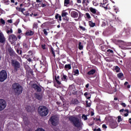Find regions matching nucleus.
I'll list each match as a JSON object with an SVG mask.
<instances>
[{
    "label": "nucleus",
    "mask_w": 131,
    "mask_h": 131,
    "mask_svg": "<svg viewBox=\"0 0 131 131\" xmlns=\"http://www.w3.org/2000/svg\"><path fill=\"white\" fill-rule=\"evenodd\" d=\"M69 120L75 127L77 128H81L82 127V122L78 118H76L74 116H71L69 117Z\"/></svg>",
    "instance_id": "obj_1"
},
{
    "label": "nucleus",
    "mask_w": 131,
    "mask_h": 131,
    "mask_svg": "<svg viewBox=\"0 0 131 131\" xmlns=\"http://www.w3.org/2000/svg\"><path fill=\"white\" fill-rule=\"evenodd\" d=\"M12 88L16 95H20L23 92V87L18 83H14L12 84Z\"/></svg>",
    "instance_id": "obj_2"
},
{
    "label": "nucleus",
    "mask_w": 131,
    "mask_h": 131,
    "mask_svg": "<svg viewBox=\"0 0 131 131\" xmlns=\"http://www.w3.org/2000/svg\"><path fill=\"white\" fill-rule=\"evenodd\" d=\"M38 114L42 117H45L49 114V109L45 106H40L38 108Z\"/></svg>",
    "instance_id": "obj_3"
},
{
    "label": "nucleus",
    "mask_w": 131,
    "mask_h": 131,
    "mask_svg": "<svg viewBox=\"0 0 131 131\" xmlns=\"http://www.w3.org/2000/svg\"><path fill=\"white\" fill-rule=\"evenodd\" d=\"M11 66L14 68V72H17L21 68V63L17 59H11L10 60Z\"/></svg>",
    "instance_id": "obj_4"
},
{
    "label": "nucleus",
    "mask_w": 131,
    "mask_h": 131,
    "mask_svg": "<svg viewBox=\"0 0 131 131\" xmlns=\"http://www.w3.org/2000/svg\"><path fill=\"white\" fill-rule=\"evenodd\" d=\"M8 78V74L7 71L3 70L0 71V82H4Z\"/></svg>",
    "instance_id": "obj_5"
},
{
    "label": "nucleus",
    "mask_w": 131,
    "mask_h": 131,
    "mask_svg": "<svg viewBox=\"0 0 131 131\" xmlns=\"http://www.w3.org/2000/svg\"><path fill=\"white\" fill-rule=\"evenodd\" d=\"M49 120L51 122V124L54 126L58 125V123H59V118L56 116H52Z\"/></svg>",
    "instance_id": "obj_6"
},
{
    "label": "nucleus",
    "mask_w": 131,
    "mask_h": 131,
    "mask_svg": "<svg viewBox=\"0 0 131 131\" xmlns=\"http://www.w3.org/2000/svg\"><path fill=\"white\" fill-rule=\"evenodd\" d=\"M7 107V102L4 99H0V111H3Z\"/></svg>",
    "instance_id": "obj_7"
},
{
    "label": "nucleus",
    "mask_w": 131,
    "mask_h": 131,
    "mask_svg": "<svg viewBox=\"0 0 131 131\" xmlns=\"http://www.w3.org/2000/svg\"><path fill=\"white\" fill-rule=\"evenodd\" d=\"M18 38L16 35L14 34H11L9 36V40L10 41L11 43H14L15 42L17 41Z\"/></svg>",
    "instance_id": "obj_8"
},
{
    "label": "nucleus",
    "mask_w": 131,
    "mask_h": 131,
    "mask_svg": "<svg viewBox=\"0 0 131 131\" xmlns=\"http://www.w3.org/2000/svg\"><path fill=\"white\" fill-rule=\"evenodd\" d=\"M31 86L35 90V91L38 92V93H40V92H41V88H40L38 85H37L36 83L32 84Z\"/></svg>",
    "instance_id": "obj_9"
},
{
    "label": "nucleus",
    "mask_w": 131,
    "mask_h": 131,
    "mask_svg": "<svg viewBox=\"0 0 131 131\" xmlns=\"http://www.w3.org/2000/svg\"><path fill=\"white\" fill-rule=\"evenodd\" d=\"M0 42L1 43H5L6 42V38L2 32H0Z\"/></svg>",
    "instance_id": "obj_10"
},
{
    "label": "nucleus",
    "mask_w": 131,
    "mask_h": 131,
    "mask_svg": "<svg viewBox=\"0 0 131 131\" xmlns=\"http://www.w3.org/2000/svg\"><path fill=\"white\" fill-rule=\"evenodd\" d=\"M82 4L85 9H89V4H90L89 0H83Z\"/></svg>",
    "instance_id": "obj_11"
},
{
    "label": "nucleus",
    "mask_w": 131,
    "mask_h": 131,
    "mask_svg": "<svg viewBox=\"0 0 131 131\" xmlns=\"http://www.w3.org/2000/svg\"><path fill=\"white\" fill-rule=\"evenodd\" d=\"M24 57H26L25 59H27V61L29 62H32V58H33V56H31V55H26V54L24 55Z\"/></svg>",
    "instance_id": "obj_12"
},
{
    "label": "nucleus",
    "mask_w": 131,
    "mask_h": 131,
    "mask_svg": "<svg viewBox=\"0 0 131 131\" xmlns=\"http://www.w3.org/2000/svg\"><path fill=\"white\" fill-rule=\"evenodd\" d=\"M71 16L72 18H77V17H78V13L76 11H72L71 13Z\"/></svg>",
    "instance_id": "obj_13"
},
{
    "label": "nucleus",
    "mask_w": 131,
    "mask_h": 131,
    "mask_svg": "<svg viewBox=\"0 0 131 131\" xmlns=\"http://www.w3.org/2000/svg\"><path fill=\"white\" fill-rule=\"evenodd\" d=\"M8 54L10 56H14L15 55V51L12 49L11 48H10L8 50Z\"/></svg>",
    "instance_id": "obj_14"
},
{
    "label": "nucleus",
    "mask_w": 131,
    "mask_h": 131,
    "mask_svg": "<svg viewBox=\"0 0 131 131\" xmlns=\"http://www.w3.org/2000/svg\"><path fill=\"white\" fill-rule=\"evenodd\" d=\"M26 35L27 36H32V35H33L34 34V32L31 30L27 31L26 33Z\"/></svg>",
    "instance_id": "obj_15"
},
{
    "label": "nucleus",
    "mask_w": 131,
    "mask_h": 131,
    "mask_svg": "<svg viewBox=\"0 0 131 131\" xmlns=\"http://www.w3.org/2000/svg\"><path fill=\"white\" fill-rule=\"evenodd\" d=\"M35 98L37 100H41L42 99V95L39 93H35Z\"/></svg>",
    "instance_id": "obj_16"
},
{
    "label": "nucleus",
    "mask_w": 131,
    "mask_h": 131,
    "mask_svg": "<svg viewBox=\"0 0 131 131\" xmlns=\"http://www.w3.org/2000/svg\"><path fill=\"white\" fill-rule=\"evenodd\" d=\"M96 73V70L92 69L87 73L88 75H93Z\"/></svg>",
    "instance_id": "obj_17"
},
{
    "label": "nucleus",
    "mask_w": 131,
    "mask_h": 131,
    "mask_svg": "<svg viewBox=\"0 0 131 131\" xmlns=\"http://www.w3.org/2000/svg\"><path fill=\"white\" fill-rule=\"evenodd\" d=\"M100 7H101V8H104L105 10H108V6L109 5L108 4L105 5L106 4H105L100 3Z\"/></svg>",
    "instance_id": "obj_18"
},
{
    "label": "nucleus",
    "mask_w": 131,
    "mask_h": 131,
    "mask_svg": "<svg viewBox=\"0 0 131 131\" xmlns=\"http://www.w3.org/2000/svg\"><path fill=\"white\" fill-rule=\"evenodd\" d=\"M72 104L74 105H77L79 103V101L77 100V99H73L71 101Z\"/></svg>",
    "instance_id": "obj_19"
},
{
    "label": "nucleus",
    "mask_w": 131,
    "mask_h": 131,
    "mask_svg": "<svg viewBox=\"0 0 131 131\" xmlns=\"http://www.w3.org/2000/svg\"><path fill=\"white\" fill-rule=\"evenodd\" d=\"M59 79H60L59 76H57V77L56 76H55V81H56V83H57V84H59V85H60V84H61V82H60V81H59Z\"/></svg>",
    "instance_id": "obj_20"
},
{
    "label": "nucleus",
    "mask_w": 131,
    "mask_h": 131,
    "mask_svg": "<svg viewBox=\"0 0 131 131\" xmlns=\"http://www.w3.org/2000/svg\"><path fill=\"white\" fill-rule=\"evenodd\" d=\"M89 10L90 11V12H91V13H92V14H97V10L96 9L93 8V7H90L89 8Z\"/></svg>",
    "instance_id": "obj_21"
},
{
    "label": "nucleus",
    "mask_w": 131,
    "mask_h": 131,
    "mask_svg": "<svg viewBox=\"0 0 131 131\" xmlns=\"http://www.w3.org/2000/svg\"><path fill=\"white\" fill-rule=\"evenodd\" d=\"M65 70H70L71 69V64H68L64 66Z\"/></svg>",
    "instance_id": "obj_22"
},
{
    "label": "nucleus",
    "mask_w": 131,
    "mask_h": 131,
    "mask_svg": "<svg viewBox=\"0 0 131 131\" xmlns=\"http://www.w3.org/2000/svg\"><path fill=\"white\" fill-rule=\"evenodd\" d=\"M68 5H70V0H64V7H68Z\"/></svg>",
    "instance_id": "obj_23"
},
{
    "label": "nucleus",
    "mask_w": 131,
    "mask_h": 131,
    "mask_svg": "<svg viewBox=\"0 0 131 131\" xmlns=\"http://www.w3.org/2000/svg\"><path fill=\"white\" fill-rule=\"evenodd\" d=\"M16 9L17 10V11H18V12H21V13H23V12L24 11H25V8H21L20 7H17L16 8Z\"/></svg>",
    "instance_id": "obj_24"
},
{
    "label": "nucleus",
    "mask_w": 131,
    "mask_h": 131,
    "mask_svg": "<svg viewBox=\"0 0 131 131\" xmlns=\"http://www.w3.org/2000/svg\"><path fill=\"white\" fill-rule=\"evenodd\" d=\"M89 26H90V27H95V26H96V23H93V21H89Z\"/></svg>",
    "instance_id": "obj_25"
},
{
    "label": "nucleus",
    "mask_w": 131,
    "mask_h": 131,
    "mask_svg": "<svg viewBox=\"0 0 131 131\" xmlns=\"http://www.w3.org/2000/svg\"><path fill=\"white\" fill-rule=\"evenodd\" d=\"M38 7H39V8H45V7H47V5L42 3V2L38 4Z\"/></svg>",
    "instance_id": "obj_26"
},
{
    "label": "nucleus",
    "mask_w": 131,
    "mask_h": 131,
    "mask_svg": "<svg viewBox=\"0 0 131 131\" xmlns=\"http://www.w3.org/2000/svg\"><path fill=\"white\" fill-rule=\"evenodd\" d=\"M74 75H75L76 76L79 75V70H78V69L74 71Z\"/></svg>",
    "instance_id": "obj_27"
},
{
    "label": "nucleus",
    "mask_w": 131,
    "mask_h": 131,
    "mask_svg": "<svg viewBox=\"0 0 131 131\" xmlns=\"http://www.w3.org/2000/svg\"><path fill=\"white\" fill-rule=\"evenodd\" d=\"M50 52L53 55V56L55 58V57H56V54H55V51H54V48L53 47H51Z\"/></svg>",
    "instance_id": "obj_28"
},
{
    "label": "nucleus",
    "mask_w": 131,
    "mask_h": 131,
    "mask_svg": "<svg viewBox=\"0 0 131 131\" xmlns=\"http://www.w3.org/2000/svg\"><path fill=\"white\" fill-rule=\"evenodd\" d=\"M61 79L63 81H67V80H68L67 76H66V75H63L62 77H61Z\"/></svg>",
    "instance_id": "obj_29"
},
{
    "label": "nucleus",
    "mask_w": 131,
    "mask_h": 131,
    "mask_svg": "<svg viewBox=\"0 0 131 131\" xmlns=\"http://www.w3.org/2000/svg\"><path fill=\"white\" fill-rule=\"evenodd\" d=\"M114 71H116V72L118 73V72H120V68L118 66H116L115 69H114Z\"/></svg>",
    "instance_id": "obj_30"
},
{
    "label": "nucleus",
    "mask_w": 131,
    "mask_h": 131,
    "mask_svg": "<svg viewBox=\"0 0 131 131\" xmlns=\"http://www.w3.org/2000/svg\"><path fill=\"white\" fill-rule=\"evenodd\" d=\"M117 76L118 78H119V79H121V78H122V77L123 76V73H119L117 74Z\"/></svg>",
    "instance_id": "obj_31"
},
{
    "label": "nucleus",
    "mask_w": 131,
    "mask_h": 131,
    "mask_svg": "<svg viewBox=\"0 0 131 131\" xmlns=\"http://www.w3.org/2000/svg\"><path fill=\"white\" fill-rule=\"evenodd\" d=\"M93 6H95V7H97V6H99V3H98V1L97 0H94L92 2Z\"/></svg>",
    "instance_id": "obj_32"
},
{
    "label": "nucleus",
    "mask_w": 131,
    "mask_h": 131,
    "mask_svg": "<svg viewBox=\"0 0 131 131\" xmlns=\"http://www.w3.org/2000/svg\"><path fill=\"white\" fill-rule=\"evenodd\" d=\"M124 86H126L127 89H130V85L128 84V82L126 81L124 84Z\"/></svg>",
    "instance_id": "obj_33"
},
{
    "label": "nucleus",
    "mask_w": 131,
    "mask_h": 131,
    "mask_svg": "<svg viewBox=\"0 0 131 131\" xmlns=\"http://www.w3.org/2000/svg\"><path fill=\"white\" fill-rule=\"evenodd\" d=\"M78 49L80 50L83 49V46L81 45V42H79L78 43Z\"/></svg>",
    "instance_id": "obj_34"
},
{
    "label": "nucleus",
    "mask_w": 131,
    "mask_h": 131,
    "mask_svg": "<svg viewBox=\"0 0 131 131\" xmlns=\"http://www.w3.org/2000/svg\"><path fill=\"white\" fill-rule=\"evenodd\" d=\"M84 96H85V98H86V99H88V100H90V99H91V96L88 97V96H89V93H88V92H85L84 94Z\"/></svg>",
    "instance_id": "obj_35"
},
{
    "label": "nucleus",
    "mask_w": 131,
    "mask_h": 131,
    "mask_svg": "<svg viewBox=\"0 0 131 131\" xmlns=\"http://www.w3.org/2000/svg\"><path fill=\"white\" fill-rule=\"evenodd\" d=\"M68 15V13L65 12V11H62L61 13V16L62 17H66Z\"/></svg>",
    "instance_id": "obj_36"
},
{
    "label": "nucleus",
    "mask_w": 131,
    "mask_h": 131,
    "mask_svg": "<svg viewBox=\"0 0 131 131\" xmlns=\"http://www.w3.org/2000/svg\"><path fill=\"white\" fill-rule=\"evenodd\" d=\"M106 53H107V54H113L114 52H113V50H112L108 49L106 51Z\"/></svg>",
    "instance_id": "obj_37"
},
{
    "label": "nucleus",
    "mask_w": 131,
    "mask_h": 131,
    "mask_svg": "<svg viewBox=\"0 0 131 131\" xmlns=\"http://www.w3.org/2000/svg\"><path fill=\"white\" fill-rule=\"evenodd\" d=\"M5 5H10V1L9 0H3Z\"/></svg>",
    "instance_id": "obj_38"
},
{
    "label": "nucleus",
    "mask_w": 131,
    "mask_h": 131,
    "mask_svg": "<svg viewBox=\"0 0 131 131\" xmlns=\"http://www.w3.org/2000/svg\"><path fill=\"white\" fill-rule=\"evenodd\" d=\"M82 117L83 119H84V120H88V116L87 115L83 114Z\"/></svg>",
    "instance_id": "obj_39"
},
{
    "label": "nucleus",
    "mask_w": 131,
    "mask_h": 131,
    "mask_svg": "<svg viewBox=\"0 0 131 131\" xmlns=\"http://www.w3.org/2000/svg\"><path fill=\"white\" fill-rule=\"evenodd\" d=\"M86 107H90L91 105H92V103L91 102H89V101L86 100Z\"/></svg>",
    "instance_id": "obj_40"
},
{
    "label": "nucleus",
    "mask_w": 131,
    "mask_h": 131,
    "mask_svg": "<svg viewBox=\"0 0 131 131\" xmlns=\"http://www.w3.org/2000/svg\"><path fill=\"white\" fill-rule=\"evenodd\" d=\"M79 28L81 30H82V31H85V30H86L85 28H84L81 26H79Z\"/></svg>",
    "instance_id": "obj_41"
},
{
    "label": "nucleus",
    "mask_w": 131,
    "mask_h": 131,
    "mask_svg": "<svg viewBox=\"0 0 131 131\" xmlns=\"http://www.w3.org/2000/svg\"><path fill=\"white\" fill-rule=\"evenodd\" d=\"M16 53H17L18 55H22V50L17 49L16 50Z\"/></svg>",
    "instance_id": "obj_42"
},
{
    "label": "nucleus",
    "mask_w": 131,
    "mask_h": 131,
    "mask_svg": "<svg viewBox=\"0 0 131 131\" xmlns=\"http://www.w3.org/2000/svg\"><path fill=\"white\" fill-rule=\"evenodd\" d=\"M38 25V24H37V23H34L33 25V28H36V29H37Z\"/></svg>",
    "instance_id": "obj_43"
},
{
    "label": "nucleus",
    "mask_w": 131,
    "mask_h": 131,
    "mask_svg": "<svg viewBox=\"0 0 131 131\" xmlns=\"http://www.w3.org/2000/svg\"><path fill=\"white\" fill-rule=\"evenodd\" d=\"M6 32L8 34L9 33H13V30L12 29H10V30H7Z\"/></svg>",
    "instance_id": "obj_44"
},
{
    "label": "nucleus",
    "mask_w": 131,
    "mask_h": 131,
    "mask_svg": "<svg viewBox=\"0 0 131 131\" xmlns=\"http://www.w3.org/2000/svg\"><path fill=\"white\" fill-rule=\"evenodd\" d=\"M0 22L3 25H4V24H6V21H5V20H4V19H3V18L0 19Z\"/></svg>",
    "instance_id": "obj_45"
},
{
    "label": "nucleus",
    "mask_w": 131,
    "mask_h": 131,
    "mask_svg": "<svg viewBox=\"0 0 131 131\" xmlns=\"http://www.w3.org/2000/svg\"><path fill=\"white\" fill-rule=\"evenodd\" d=\"M28 55L29 56H31L32 57H33V53L32 52V51L31 50H30L29 52H28Z\"/></svg>",
    "instance_id": "obj_46"
},
{
    "label": "nucleus",
    "mask_w": 131,
    "mask_h": 131,
    "mask_svg": "<svg viewBox=\"0 0 131 131\" xmlns=\"http://www.w3.org/2000/svg\"><path fill=\"white\" fill-rule=\"evenodd\" d=\"M79 13V17L78 19H80V18H81V17L83 16V14L81 13L80 11H78Z\"/></svg>",
    "instance_id": "obj_47"
},
{
    "label": "nucleus",
    "mask_w": 131,
    "mask_h": 131,
    "mask_svg": "<svg viewBox=\"0 0 131 131\" xmlns=\"http://www.w3.org/2000/svg\"><path fill=\"white\" fill-rule=\"evenodd\" d=\"M122 121V119L121 118V117L120 116H119L118 117V122H120Z\"/></svg>",
    "instance_id": "obj_48"
},
{
    "label": "nucleus",
    "mask_w": 131,
    "mask_h": 131,
    "mask_svg": "<svg viewBox=\"0 0 131 131\" xmlns=\"http://www.w3.org/2000/svg\"><path fill=\"white\" fill-rule=\"evenodd\" d=\"M59 69H63V68H64V64L60 63L59 65Z\"/></svg>",
    "instance_id": "obj_49"
},
{
    "label": "nucleus",
    "mask_w": 131,
    "mask_h": 131,
    "mask_svg": "<svg viewBox=\"0 0 131 131\" xmlns=\"http://www.w3.org/2000/svg\"><path fill=\"white\" fill-rule=\"evenodd\" d=\"M85 15H86V18H88V19H91V15H90V13H86L85 14Z\"/></svg>",
    "instance_id": "obj_50"
},
{
    "label": "nucleus",
    "mask_w": 131,
    "mask_h": 131,
    "mask_svg": "<svg viewBox=\"0 0 131 131\" xmlns=\"http://www.w3.org/2000/svg\"><path fill=\"white\" fill-rule=\"evenodd\" d=\"M23 47H24L25 49H28V46L26 43H23Z\"/></svg>",
    "instance_id": "obj_51"
},
{
    "label": "nucleus",
    "mask_w": 131,
    "mask_h": 131,
    "mask_svg": "<svg viewBox=\"0 0 131 131\" xmlns=\"http://www.w3.org/2000/svg\"><path fill=\"white\" fill-rule=\"evenodd\" d=\"M125 32L126 33V34H129V29L127 28L125 30Z\"/></svg>",
    "instance_id": "obj_52"
},
{
    "label": "nucleus",
    "mask_w": 131,
    "mask_h": 131,
    "mask_svg": "<svg viewBox=\"0 0 131 131\" xmlns=\"http://www.w3.org/2000/svg\"><path fill=\"white\" fill-rule=\"evenodd\" d=\"M43 32L45 35H48V32L47 31V30L45 29L43 30Z\"/></svg>",
    "instance_id": "obj_53"
},
{
    "label": "nucleus",
    "mask_w": 131,
    "mask_h": 131,
    "mask_svg": "<svg viewBox=\"0 0 131 131\" xmlns=\"http://www.w3.org/2000/svg\"><path fill=\"white\" fill-rule=\"evenodd\" d=\"M121 105L124 107V108H125V107H126V104H125V103L124 102H122L121 103Z\"/></svg>",
    "instance_id": "obj_54"
},
{
    "label": "nucleus",
    "mask_w": 131,
    "mask_h": 131,
    "mask_svg": "<svg viewBox=\"0 0 131 131\" xmlns=\"http://www.w3.org/2000/svg\"><path fill=\"white\" fill-rule=\"evenodd\" d=\"M41 47L43 50H46V45L45 44H42Z\"/></svg>",
    "instance_id": "obj_55"
},
{
    "label": "nucleus",
    "mask_w": 131,
    "mask_h": 131,
    "mask_svg": "<svg viewBox=\"0 0 131 131\" xmlns=\"http://www.w3.org/2000/svg\"><path fill=\"white\" fill-rule=\"evenodd\" d=\"M93 130L94 131H101V128H98L97 129V128H95L93 129Z\"/></svg>",
    "instance_id": "obj_56"
},
{
    "label": "nucleus",
    "mask_w": 131,
    "mask_h": 131,
    "mask_svg": "<svg viewBox=\"0 0 131 131\" xmlns=\"http://www.w3.org/2000/svg\"><path fill=\"white\" fill-rule=\"evenodd\" d=\"M17 59H18V61H19V62H20V63H22V59L21 58V57L20 56H18L17 57Z\"/></svg>",
    "instance_id": "obj_57"
},
{
    "label": "nucleus",
    "mask_w": 131,
    "mask_h": 131,
    "mask_svg": "<svg viewBox=\"0 0 131 131\" xmlns=\"http://www.w3.org/2000/svg\"><path fill=\"white\" fill-rule=\"evenodd\" d=\"M114 12H115L116 14H117V12H118V8H114Z\"/></svg>",
    "instance_id": "obj_58"
},
{
    "label": "nucleus",
    "mask_w": 131,
    "mask_h": 131,
    "mask_svg": "<svg viewBox=\"0 0 131 131\" xmlns=\"http://www.w3.org/2000/svg\"><path fill=\"white\" fill-rule=\"evenodd\" d=\"M58 19L59 20V21H62V16H61V15H58Z\"/></svg>",
    "instance_id": "obj_59"
},
{
    "label": "nucleus",
    "mask_w": 131,
    "mask_h": 131,
    "mask_svg": "<svg viewBox=\"0 0 131 131\" xmlns=\"http://www.w3.org/2000/svg\"><path fill=\"white\" fill-rule=\"evenodd\" d=\"M22 33V30H20V29H18V32H17V33L20 34V33Z\"/></svg>",
    "instance_id": "obj_60"
},
{
    "label": "nucleus",
    "mask_w": 131,
    "mask_h": 131,
    "mask_svg": "<svg viewBox=\"0 0 131 131\" xmlns=\"http://www.w3.org/2000/svg\"><path fill=\"white\" fill-rule=\"evenodd\" d=\"M102 128H107V126H106V124L102 125Z\"/></svg>",
    "instance_id": "obj_61"
},
{
    "label": "nucleus",
    "mask_w": 131,
    "mask_h": 131,
    "mask_svg": "<svg viewBox=\"0 0 131 131\" xmlns=\"http://www.w3.org/2000/svg\"><path fill=\"white\" fill-rule=\"evenodd\" d=\"M58 18H59V14L57 13L55 15V19H58Z\"/></svg>",
    "instance_id": "obj_62"
},
{
    "label": "nucleus",
    "mask_w": 131,
    "mask_h": 131,
    "mask_svg": "<svg viewBox=\"0 0 131 131\" xmlns=\"http://www.w3.org/2000/svg\"><path fill=\"white\" fill-rule=\"evenodd\" d=\"M91 116H94L95 115V113H94V112H91Z\"/></svg>",
    "instance_id": "obj_63"
},
{
    "label": "nucleus",
    "mask_w": 131,
    "mask_h": 131,
    "mask_svg": "<svg viewBox=\"0 0 131 131\" xmlns=\"http://www.w3.org/2000/svg\"><path fill=\"white\" fill-rule=\"evenodd\" d=\"M18 39H21V35H18L17 36V37Z\"/></svg>",
    "instance_id": "obj_64"
}]
</instances>
